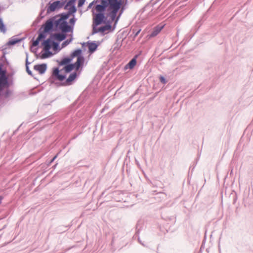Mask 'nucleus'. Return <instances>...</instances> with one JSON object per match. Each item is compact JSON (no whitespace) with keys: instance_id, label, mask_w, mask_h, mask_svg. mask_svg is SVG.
Masks as SVG:
<instances>
[{"instance_id":"1","label":"nucleus","mask_w":253,"mask_h":253,"mask_svg":"<svg viewBox=\"0 0 253 253\" xmlns=\"http://www.w3.org/2000/svg\"><path fill=\"white\" fill-rule=\"evenodd\" d=\"M100 3L95 6V10L97 13H93V23L95 26H98L102 23H106L107 18L109 17L111 21H115L116 18H113L111 15H109L110 10L108 6L102 0H100Z\"/></svg>"},{"instance_id":"2","label":"nucleus","mask_w":253,"mask_h":253,"mask_svg":"<svg viewBox=\"0 0 253 253\" xmlns=\"http://www.w3.org/2000/svg\"><path fill=\"white\" fill-rule=\"evenodd\" d=\"M108 6L110 10L109 15H111L113 18H116L121 5L125 3V0H102Z\"/></svg>"},{"instance_id":"3","label":"nucleus","mask_w":253,"mask_h":253,"mask_svg":"<svg viewBox=\"0 0 253 253\" xmlns=\"http://www.w3.org/2000/svg\"><path fill=\"white\" fill-rule=\"evenodd\" d=\"M54 18V26L56 29H59L63 33L73 32V28L69 25L66 21H62L60 18L55 20Z\"/></svg>"},{"instance_id":"4","label":"nucleus","mask_w":253,"mask_h":253,"mask_svg":"<svg viewBox=\"0 0 253 253\" xmlns=\"http://www.w3.org/2000/svg\"><path fill=\"white\" fill-rule=\"evenodd\" d=\"M10 85L8 78L6 75V71L3 70L0 66V92L4 88H8Z\"/></svg>"},{"instance_id":"5","label":"nucleus","mask_w":253,"mask_h":253,"mask_svg":"<svg viewBox=\"0 0 253 253\" xmlns=\"http://www.w3.org/2000/svg\"><path fill=\"white\" fill-rule=\"evenodd\" d=\"M66 0L60 1L57 0L53 2L52 3L49 2L50 5L47 8V13H49L51 12L54 11L56 9L60 8L64 5Z\"/></svg>"},{"instance_id":"6","label":"nucleus","mask_w":253,"mask_h":253,"mask_svg":"<svg viewBox=\"0 0 253 253\" xmlns=\"http://www.w3.org/2000/svg\"><path fill=\"white\" fill-rule=\"evenodd\" d=\"M54 26V18L49 19L43 25V29L45 32H50L53 31Z\"/></svg>"},{"instance_id":"7","label":"nucleus","mask_w":253,"mask_h":253,"mask_svg":"<svg viewBox=\"0 0 253 253\" xmlns=\"http://www.w3.org/2000/svg\"><path fill=\"white\" fill-rule=\"evenodd\" d=\"M67 33H63L61 31V33H53L51 34V38L52 39L53 41L56 40L59 42H61L66 38V34Z\"/></svg>"},{"instance_id":"8","label":"nucleus","mask_w":253,"mask_h":253,"mask_svg":"<svg viewBox=\"0 0 253 253\" xmlns=\"http://www.w3.org/2000/svg\"><path fill=\"white\" fill-rule=\"evenodd\" d=\"M52 75L54 76L57 80L60 81H63L66 79V76L65 75L60 74V71L58 68H55L53 69Z\"/></svg>"},{"instance_id":"9","label":"nucleus","mask_w":253,"mask_h":253,"mask_svg":"<svg viewBox=\"0 0 253 253\" xmlns=\"http://www.w3.org/2000/svg\"><path fill=\"white\" fill-rule=\"evenodd\" d=\"M34 69L38 71L40 74H43L47 69V65L45 63L37 64L34 66Z\"/></svg>"},{"instance_id":"10","label":"nucleus","mask_w":253,"mask_h":253,"mask_svg":"<svg viewBox=\"0 0 253 253\" xmlns=\"http://www.w3.org/2000/svg\"><path fill=\"white\" fill-rule=\"evenodd\" d=\"M77 72H74L72 73L69 77L66 79L65 83H63V85H70L72 84L73 81H74L77 77Z\"/></svg>"},{"instance_id":"11","label":"nucleus","mask_w":253,"mask_h":253,"mask_svg":"<svg viewBox=\"0 0 253 253\" xmlns=\"http://www.w3.org/2000/svg\"><path fill=\"white\" fill-rule=\"evenodd\" d=\"M84 62V58L83 56L77 58V61L73 63L76 67V71H78L81 67L83 66Z\"/></svg>"},{"instance_id":"12","label":"nucleus","mask_w":253,"mask_h":253,"mask_svg":"<svg viewBox=\"0 0 253 253\" xmlns=\"http://www.w3.org/2000/svg\"><path fill=\"white\" fill-rule=\"evenodd\" d=\"M52 42L53 40L51 38V36H50L49 38H48L46 40H44L42 43V44L43 46V49H50Z\"/></svg>"},{"instance_id":"13","label":"nucleus","mask_w":253,"mask_h":253,"mask_svg":"<svg viewBox=\"0 0 253 253\" xmlns=\"http://www.w3.org/2000/svg\"><path fill=\"white\" fill-rule=\"evenodd\" d=\"M88 44V51L89 53H92L94 52L97 49L98 47V44H97L95 42H87Z\"/></svg>"},{"instance_id":"14","label":"nucleus","mask_w":253,"mask_h":253,"mask_svg":"<svg viewBox=\"0 0 253 253\" xmlns=\"http://www.w3.org/2000/svg\"><path fill=\"white\" fill-rule=\"evenodd\" d=\"M127 4V1H125V3H122V5H121V8H120V10L118 12L119 15L117 16H116V18L115 20L116 22H117L118 21V20L120 18V17H121V15L123 14L124 11L126 9V6Z\"/></svg>"},{"instance_id":"15","label":"nucleus","mask_w":253,"mask_h":253,"mask_svg":"<svg viewBox=\"0 0 253 253\" xmlns=\"http://www.w3.org/2000/svg\"><path fill=\"white\" fill-rule=\"evenodd\" d=\"M100 28V32L102 33H104L107 30H110L112 28V26L111 25V22L108 21L106 22V25L104 26H102L99 27Z\"/></svg>"},{"instance_id":"16","label":"nucleus","mask_w":253,"mask_h":253,"mask_svg":"<svg viewBox=\"0 0 253 253\" xmlns=\"http://www.w3.org/2000/svg\"><path fill=\"white\" fill-rule=\"evenodd\" d=\"M164 26H157L155 27L153 31V32L151 34V37H155L162 30Z\"/></svg>"},{"instance_id":"17","label":"nucleus","mask_w":253,"mask_h":253,"mask_svg":"<svg viewBox=\"0 0 253 253\" xmlns=\"http://www.w3.org/2000/svg\"><path fill=\"white\" fill-rule=\"evenodd\" d=\"M22 40V39H18L15 37H13L7 42L8 45H13L17 43L20 42Z\"/></svg>"},{"instance_id":"18","label":"nucleus","mask_w":253,"mask_h":253,"mask_svg":"<svg viewBox=\"0 0 253 253\" xmlns=\"http://www.w3.org/2000/svg\"><path fill=\"white\" fill-rule=\"evenodd\" d=\"M136 58L137 56H135L134 58H133L126 65V68H128L130 69H133L136 64Z\"/></svg>"},{"instance_id":"19","label":"nucleus","mask_w":253,"mask_h":253,"mask_svg":"<svg viewBox=\"0 0 253 253\" xmlns=\"http://www.w3.org/2000/svg\"><path fill=\"white\" fill-rule=\"evenodd\" d=\"M72 60H73V59L71 57H64L61 60V61L60 63V65H61V66L65 65L66 66L68 64H70V62L72 61Z\"/></svg>"},{"instance_id":"20","label":"nucleus","mask_w":253,"mask_h":253,"mask_svg":"<svg viewBox=\"0 0 253 253\" xmlns=\"http://www.w3.org/2000/svg\"><path fill=\"white\" fill-rule=\"evenodd\" d=\"M43 50L44 52L41 56L42 59L47 58L52 55V53L50 51V49H43Z\"/></svg>"},{"instance_id":"21","label":"nucleus","mask_w":253,"mask_h":253,"mask_svg":"<svg viewBox=\"0 0 253 253\" xmlns=\"http://www.w3.org/2000/svg\"><path fill=\"white\" fill-rule=\"evenodd\" d=\"M82 50L81 49H77L74 50L72 53L71 54V57L72 59L75 57H77V58L79 56H82Z\"/></svg>"},{"instance_id":"22","label":"nucleus","mask_w":253,"mask_h":253,"mask_svg":"<svg viewBox=\"0 0 253 253\" xmlns=\"http://www.w3.org/2000/svg\"><path fill=\"white\" fill-rule=\"evenodd\" d=\"M74 69H76V67L74 64H68L66 65L64 67V70L66 73H70Z\"/></svg>"},{"instance_id":"23","label":"nucleus","mask_w":253,"mask_h":253,"mask_svg":"<svg viewBox=\"0 0 253 253\" xmlns=\"http://www.w3.org/2000/svg\"><path fill=\"white\" fill-rule=\"evenodd\" d=\"M6 27L3 22L2 19L0 18V31L3 33H5L6 32Z\"/></svg>"},{"instance_id":"24","label":"nucleus","mask_w":253,"mask_h":253,"mask_svg":"<svg viewBox=\"0 0 253 253\" xmlns=\"http://www.w3.org/2000/svg\"><path fill=\"white\" fill-rule=\"evenodd\" d=\"M71 36V38L70 39L66 40L64 42H62L61 44V47L62 48H64L66 47L67 45H68L73 40V38H72V35Z\"/></svg>"},{"instance_id":"25","label":"nucleus","mask_w":253,"mask_h":253,"mask_svg":"<svg viewBox=\"0 0 253 253\" xmlns=\"http://www.w3.org/2000/svg\"><path fill=\"white\" fill-rule=\"evenodd\" d=\"M60 19L62 21H66L69 17L70 15L68 13H62L60 15Z\"/></svg>"},{"instance_id":"26","label":"nucleus","mask_w":253,"mask_h":253,"mask_svg":"<svg viewBox=\"0 0 253 253\" xmlns=\"http://www.w3.org/2000/svg\"><path fill=\"white\" fill-rule=\"evenodd\" d=\"M48 32H45L44 30L42 32H40L38 38L41 41L42 40L46 38V33Z\"/></svg>"},{"instance_id":"27","label":"nucleus","mask_w":253,"mask_h":253,"mask_svg":"<svg viewBox=\"0 0 253 253\" xmlns=\"http://www.w3.org/2000/svg\"><path fill=\"white\" fill-rule=\"evenodd\" d=\"M77 11V8L75 5H72L70 6V7L69 9V11L68 12V14L69 15L72 14L74 13H75Z\"/></svg>"},{"instance_id":"28","label":"nucleus","mask_w":253,"mask_h":253,"mask_svg":"<svg viewBox=\"0 0 253 253\" xmlns=\"http://www.w3.org/2000/svg\"><path fill=\"white\" fill-rule=\"evenodd\" d=\"M97 26H95L94 24L93 23V28H92V34H96L98 32H100V28H96Z\"/></svg>"},{"instance_id":"29","label":"nucleus","mask_w":253,"mask_h":253,"mask_svg":"<svg viewBox=\"0 0 253 253\" xmlns=\"http://www.w3.org/2000/svg\"><path fill=\"white\" fill-rule=\"evenodd\" d=\"M40 41L41 40L38 38H37L36 40L33 41L32 46L34 47L38 46Z\"/></svg>"},{"instance_id":"30","label":"nucleus","mask_w":253,"mask_h":253,"mask_svg":"<svg viewBox=\"0 0 253 253\" xmlns=\"http://www.w3.org/2000/svg\"><path fill=\"white\" fill-rule=\"evenodd\" d=\"M53 48L54 50H56L57 49L58 47H59V42H55V41H53L52 44Z\"/></svg>"},{"instance_id":"31","label":"nucleus","mask_w":253,"mask_h":253,"mask_svg":"<svg viewBox=\"0 0 253 253\" xmlns=\"http://www.w3.org/2000/svg\"><path fill=\"white\" fill-rule=\"evenodd\" d=\"M76 21V19L75 17L72 18L70 19L69 23H70L71 26L73 27H74Z\"/></svg>"},{"instance_id":"32","label":"nucleus","mask_w":253,"mask_h":253,"mask_svg":"<svg viewBox=\"0 0 253 253\" xmlns=\"http://www.w3.org/2000/svg\"><path fill=\"white\" fill-rule=\"evenodd\" d=\"M86 0H79L78 7H82L84 3Z\"/></svg>"},{"instance_id":"33","label":"nucleus","mask_w":253,"mask_h":253,"mask_svg":"<svg viewBox=\"0 0 253 253\" xmlns=\"http://www.w3.org/2000/svg\"><path fill=\"white\" fill-rule=\"evenodd\" d=\"M160 81L163 84H166L167 82L166 79L163 76H160Z\"/></svg>"},{"instance_id":"34","label":"nucleus","mask_w":253,"mask_h":253,"mask_svg":"<svg viewBox=\"0 0 253 253\" xmlns=\"http://www.w3.org/2000/svg\"><path fill=\"white\" fill-rule=\"evenodd\" d=\"M76 0H69L67 3L68 5H69L70 6H71L72 5H75L74 3L75 2Z\"/></svg>"},{"instance_id":"35","label":"nucleus","mask_w":253,"mask_h":253,"mask_svg":"<svg viewBox=\"0 0 253 253\" xmlns=\"http://www.w3.org/2000/svg\"><path fill=\"white\" fill-rule=\"evenodd\" d=\"M26 71H27V73H28L29 75L32 76V71L30 70L29 67V66H27V67H26Z\"/></svg>"},{"instance_id":"36","label":"nucleus","mask_w":253,"mask_h":253,"mask_svg":"<svg viewBox=\"0 0 253 253\" xmlns=\"http://www.w3.org/2000/svg\"><path fill=\"white\" fill-rule=\"evenodd\" d=\"M57 155H56V156H55L51 160V161H50V163L49 164H51L52 163L55 159L56 158H57Z\"/></svg>"},{"instance_id":"37","label":"nucleus","mask_w":253,"mask_h":253,"mask_svg":"<svg viewBox=\"0 0 253 253\" xmlns=\"http://www.w3.org/2000/svg\"><path fill=\"white\" fill-rule=\"evenodd\" d=\"M30 64V63L29 62V61H28V56H27L26 60V67H27V66H28V65Z\"/></svg>"},{"instance_id":"38","label":"nucleus","mask_w":253,"mask_h":253,"mask_svg":"<svg viewBox=\"0 0 253 253\" xmlns=\"http://www.w3.org/2000/svg\"><path fill=\"white\" fill-rule=\"evenodd\" d=\"M140 31H141V30L139 29L137 32H136V33H134V37H136L139 34V33H140Z\"/></svg>"},{"instance_id":"39","label":"nucleus","mask_w":253,"mask_h":253,"mask_svg":"<svg viewBox=\"0 0 253 253\" xmlns=\"http://www.w3.org/2000/svg\"><path fill=\"white\" fill-rule=\"evenodd\" d=\"M93 3H94V1H92V2H91V3H89V5H88V8H91V6H92V5H93Z\"/></svg>"},{"instance_id":"40","label":"nucleus","mask_w":253,"mask_h":253,"mask_svg":"<svg viewBox=\"0 0 253 253\" xmlns=\"http://www.w3.org/2000/svg\"><path fill=\"white\" fill-rule=\"evenodd\" d=\"M68 6H70L69 5H68L67 3H66V4L64 6V9H67Z\"/></svg>"},{"instance_id":"41","label":"nucleus","mask_w":253,"mask_h":253,"mask_svg":"<svg viewBox=\"0 0 253 253\" xmlns=\"http://www.w3.org/2000/svg\"><path fill=\"white\" fill-rule=\"evenodd\" d=\"M9 93V90H6V91L5 92V94H6V96L8 95Z\"/></svg>"},{"instance_id":"42","label":"nucleus","mask_w":253,"mask_h":253,"mask_svg":"<svg viewBox=\"0 0 253 253\" xmlns=\"http://www.w3.org/2000/svg\"><path fill=\"white\" fill-rule=\"evenodd\" d=\"M138 241L142 246H145L144 244L141 242V241L140 240L139 238H138Z\"/></svg>"},{"instance_id":"43","label":"nucleus","mask_w":253,"mask_h":253,"mask_svg":"<svg viewBox=\"0 0 253 253\" xmlns=\"http://www.w3.org/2000/svg\"><path fill=\"white\" fill-rule=\"evenodd\" d=\"M2 200V197L1 196H0V204H1V201Z\"/></svg>"},{"instance_id":"44","label":"nucleus","mask_w":253,"mask_h":253,"mask_svg":"<svg viewBox=\"0 0 253 253\" xmlns=\"http://www.w3.org/2000/svg\"><path fill=\"white\" fill-rule=\"evenodd\" d=\"M125 1H127V0H125Z\"/></svg>"}]
</instances>
